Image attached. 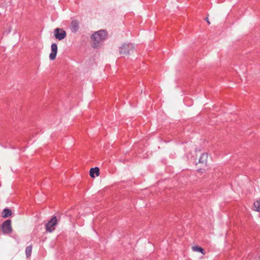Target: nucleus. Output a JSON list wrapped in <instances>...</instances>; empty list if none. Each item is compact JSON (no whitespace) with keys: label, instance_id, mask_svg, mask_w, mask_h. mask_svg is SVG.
I'll use <instances>...</instances> for the list:
<instances>
[{"label":"nucleus","instance_id":"f257e3e1","mask_svg":"<svg viewBox=\"0 0 260 260\" xmlns=\"http://www.w3.org/2000/svg\"><path fill=\"white\" fill-rule=\"evenodd\" d=\"M106 36L107 32L104 29L100 30L92 34L91 37L93 41L92 47L98 48L100 44L106 39Z\"/></svg>","mask_w":260,"mask_h":260},{"label":"nucleus","instance_id":"f03ea898","mask_svg":"<svg viewBox=\"0 0 260 260\" xmlns=\"http://www.w3.org/2000/svg\"><path fill=\"white\" fill-rule=\"evenodd\" d=\"M208 154L203 153L200 156L199 161L196 164L197 171L201 173L205 172L208 166Z\"/></svg>","mask_w":260,"mask_h":260},{"label":"nucleus","instance_id":"7ed1b4c3","mask_svg":"<svg viewBox=\"0 0 260 260\" xmlns=\"http://www.w3.org/2000/svg\"><path fill=\"white\" fill-rule=\"evenodd\" d=\"M134 45L131 43L124 44L119 47V52L122 57L130 54L132 52H133L134 49Z\"/></svg>","mask_w":260,"mask_h":260},{"label":"nucleus","instance_id":"20e7f679","mask_svg":"<svg viewBox=\"0 0 260 260\" xmlns=\"http://www.w3.org/2000/svg\"><path fill=\"white\" fill-rule=\"evenodd\" d=\"M3 233L7 234H10L12 232V228L11 226V220L8 219L4 221L2 225Z\"/></svg>","mask_w":260,"mask_h":260},{"label":"nucleus","instance_id":"39448f33","mask_svg":"<svg viewBox=\"0 0 260 260\" xmlns=\"http://www.w3.org/2000/svg\"><path fill=\"white\" fill-rule=\"evenodd\" d=\"M54 35L56 39L60 41L66 38L67 33L66 31L62 29L56 28L54 30Z\"/></svg>","mask_w":260,"mask_h":260},{"label":"nucleus","instance_id":"423d86ee","mask_svg":"<svg viewBox=\"0 0 260 260\" xmlns=\"http://www.w3.org/2000/svg\"><path fill=\"white\" fill-rule=\"evenodd\" d=\"M57 220L56 217H53L50 221L46 224V230L47 232H52L54 230V226L56 225Z\"/></svg>","mask_w":260,"mask_h":260},{"label":"nucleus","instance_id":"0eeeda50","mask_svg":"<svg viewBox=\"0 0 260 260\" xmlns=\"http://www.w3.org/2000/svg\"><path fill=\"white\" fill-rule=\"evenodd\" d=\"M51 52L49 55V58L50 60H54L56 56L57 52V45L56 43H53L51 46Z\"/></svg>","mask_w":260,"mask_h":260},{"label":"nucleus","instance_id":"6e6552de","mask_svg":"<svg viewBox=\"0 0 260 260\" xmlns=\"http://www.w3.org/2000/svg\"><path fill=\"white\" fill-rule=\"evenodd\" d=\"M79 28V23L77 20H74L71 24V29L73 32H76Z\"/></svg>","mask_w":260,"mask_h":260},{"label":"nucleus","instance_id":"1a4fd4ad","mask_svg":"<svg viewBox=\"0 0 260 260\" xmlns=\"http://www.w3.org/2000/svg\"><path fill=\"white\" fill-rule=\"evenodd\" d=\"M94 174L96 175V176H99V175H100V169H99V168L95 167V168H92L90 169V171H89L90 176L91 178H95Z\"/></svg>","mask_w":260,"mask_h":260},{"label":"nucleus","instance_id":"9d476101","mask_svg":"<svg viewBox=\"0 0 260 260\" xmlns=\"http://www.w3.org/2000/svg\"><path fill=\"white\" fill-rule=\"evenodd\" d=\"M12 212L9 209H5L2 212V217L3 218H7L11 215Z\"/></svg>","mask_w":260,"mask_h":260},{"label":"nucleus","instance_id":"9b49d317","mask_svg":"<svg viewBox=\"0 0 260 260\" xmlns=\"http://www.w3.org/2000/svg\"><path fill=\"white\" fill-rule=\"evenodd\" d=\"M253 210L257 212H260V199L254 203Z\"/></svg>","mask_w":260,"mask_h":260},{"label":"nucleus","instance_id":"f8f14e48","mask_svg":"<svg viewBox=\"0 0 260 260\" xmlns=\"http://www.w3.org/2000/svg\"><path fill=\"white\" fill-rule=\"evenodd\" d=\"M192 249L194 251L200 252L203 254H204V255L205 254L204 250L201 247H199L198 246H194L192 247Z\"/></svg>","mask_w":260,"mask_h":260},{"label":"nucleus","instance_id":"ddd939ff","mask_svg":"<svg viewBox=\"0 0 260 260\" xmlns=\"http://www.w3.org/2000/svg\"><path fill=\"white\" fill-rule=\"evenodd\" d=\"M31 251H32V246L31 245H29V246H28L27 247H26V249H25V254H26V256L27 258L29 257L30 256L31 253Z\"/></svg>","mask_w":260,"mask_h":260},{"label":"nucleus","instance_id":"4468645a","mask_svg":"<svg viewBox=\"0 0 260 260\" xmlns=\"http://www.w3.org/2000/svg\"><path fill=\"white\" fill-rule=\"evenodd\" d=\"M205 20H206V21L208 22V23L209 24H210V22H209V20H208V17H207V18H206V19H205Z\"/></svg>","mask_w":260,"mask_h":260}]
</instances>
